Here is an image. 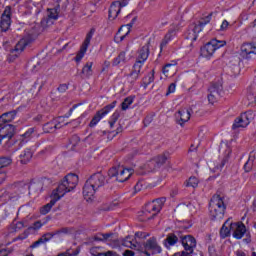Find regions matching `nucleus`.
<instances>
[{"label": "nucleus", "instance_id": "53", "mask_svg": "<svg viewBox=\"0 0 256 256\" xmlns=\"http://www.w3.org/2000/svg\"><path fill=\"white\" fill-rule=\"evenodd\" d=\"M67 89H69V86L67 84H61L59 87H58V91L60 93H65V91H67Z\"/></svg>", "mask_w": 256, "mask_h": 256}, {"label": "nucleus", "instance_id": "29", "mask_svg": "<svg viewBox=\"0 0 256 256\" xmlns=\"http://www.w3.org/2000/svg\"><path fill=\"white\" fill-rule=\"evenodd\" d=\"M33 135H35V128H29L24 134L18 136V141L21 145H25L33 139Z\"/></svg>", "mask_w": 256, "mask_h": 256}, {"label": "nucleus", "instance_id": "16", "mask_svg": "<svg viewBox=\"0 0 256 256\" xmlns=\"http://www.w3.org/2000/svg\"><path fill=\"white\" fill-rule=\"evenodd\" d=\"M89 184L95 189H101L106 183L105 175L101 173L93 174L88 180Z\"/></svg>", "mask_w": 256, "mask_h": 256}, {"label": "nucleus", "instance_id": "7", "mask_svg": "<svg viewBox=\"0 0 256 256\" xmlns=\"http://www.w3.org/2000/svg\"><path fill=\"white\" fill-rule=\"evenodd\" d=\"M255 115L253 111H247L238 116L233 123L232 129H245L253 121Z\"/></svg>", "mask_w": 256, "mask_h": 256}, {"label": "nucleus", "instance_id": "47", "mask_svg": "<svg viewBox=\"0 0 256 256\" xmlns=\"http://www.w3.org/2000/svg\"><path fill=\"white\" fill-rule=\"evenodd\" d=\"M177 88V84L171 83L168 87V91L166 95H171V93H175V89Z\"/></svg>", "mask_w": 256, "mask_h": 256}, {"label": "nucleus", "instance_id": "36", "mask_svg": "<svg viewBox=\"0 0 256 256\" xmlns=\"http://www.w3.org/2000/svg\"><path fill=\"white\" fill-rule=\"evenodd\" d=\"M253 163H255V153L251 152L248 161L244 164V171L249 173L253 169Z\"/></svg>", "mask_w": 256, "mask_h": 256}, {"label": "nucleus", "instance_id": "41", "mask_svg": "<svg viewBox=\"0 0 256 256\" xmlns=\"http://www.w3.org/2000/svg\"><path fill=\"white\" fill-rule=\"evenodd\" d=\"M122 245L124 247H128L129 249H137V244H135V242H133V237H131V236H127L122 241Z\"/></svg>", "mask_w": 256, "mask_h": 256}, {"label": "nucleus", "instance_id": "28", "mask_svg": "<svg viewBox=\"0 0 256 256\" xmlns=\"http://www.w3.org/2000/svg\"><path fill=\"white\" fill-rule=\"evenodd\" d=\"M129 33H131V24L123 25L118 30L115 39H117L118 41H124L125 37H127Z\"/></svg>", "mask_w": 256, "mask_h": 256}, {"label": "nucleus", "instance_id": "33", "mask_svg": "<svg viewBox=\"0 0 256 256\" xmlns=\"http://www.w3.org/2000/svg\"><path fill=\"white\" fill-rule=\"evenodd\" d=\"M31 159H33V151H31V149L29 148H26L20 154V162L26 165V163H29V161H31Z\"/></svg>", "mask_w": 256, "mask_h": 256}, {"label": "nucleus", "instance_id": "42", "mask_svg": "<svg viewBox=\"0 0 256 256\" xmlns=\"http://www.w3.org/2000/svg\"><path fill=\"white\" fill-rule=\"evenodd\" d=\"M121 117V112H119V110H116L110 117L109 119V125H110V129H113V127H115V123H117V121L119 120V118Z\"/></svg>", "mask_w": 256, "mask_h": 256}, {"label": "nucleus", "instance_id": "20", "mask_svg": "<svg viewBox=\"0 0 256 256\" xmlns=\"http://www.w3.org/2000/svg\"><path fill=\"white\" fill-rule=\"evenodd\" d=\"M175 117L178 125H185V123L191 119V111L185 108L180 109L178 112H176Z\"/></svg>", "mask_w": 256, "mask_h": 256}, {"label": "nucleus", "instance_id": "13", "mask_svg": "<svg viewBox=\"0 0 256 256\" xmlns=\"http://www.w3.org/2000/svg\"><path fill=\"white\" fill-rule=\"evenodd\" d=\"M34 39H36V36H33L32 38H22L14 47V49L10 50L11 57H19L21 53H23L26 46L29 45Z\"/></svg>", "mask_w": 256, "mask_h": 256}, {"label": "nucleus", "instance_id": "26", "mask_svg": "<svg viewBox=\"0 0 256 256\" xmlns=\"http://www.w3.org/2000/svg\"><path fill=\"white\" fill-rule=\"evenodd\" d=\"M11 163H13V160L11 159V157H0V169L9 167ZM6 177L7 175L0 171V185L5 181Z\"/></svg>", "mask_w": 256, "mask_h": 256}, {"label": "nucleus", "instance_id": "22", "mask_svg": "<svg viewBox=\"0 0 256 256\" xmlns=\"http://www.w3.org/2000/svg\"><path fill=\"white\" fill-rule=\"evenodd\" d=\"M95 193H97V188L92 186L87 180L83 188L84 199H86V201H93Z\"/></svg>", "mask_w": 256, "mask_h": 256}, {"label": "nucleus", "instance_id": "63", "mask_svg": "<svg viewBox=\"0 0 256 256\" xmlns=\"http://www.w3.org/2000/svg\"><path fill=\"white\" fill-rule=\"evenodd\" d=\"M9 253L5 249H0V256H8Z\"/></svg>", "mask_w": 256, "mask_h": 256}, {"label": "nucleus", "instance_id": "40", "mask_svg": "<svg viewBox=\"0 0 256 256\" xmlns=\"http://www.w3.org/2000/svg\"><path fill=\"white\" fill-rule=\"evenodd\" d=\"M153 81H155V70H152L150 73L147 74L146 77H144L143 79L144 87L145 88L149 87V85H151Z\"/></svg>", "mask_w": 256, "mask_h": 256}, {"label": "nucleus", "instance_id": "2", "mask_svg": "<svg viewBox=\"0 0 256 256\" xmlns=\"http://www.w3.org/2000/svg\"><path fill=\"white\" fill-rule=\"evenodd\" d=\"M225 198L223 196L216 194L212 197L210 201V217L213 221H221L225 217Z\"/></svg>", "mask_w": 256, "mask_h": 256}, {"label": "nucleus", "instance_id": "30", "mask_svg": "<svg viewBox=\"0 0 256 256\" xmlns=\"http://www.w3.org/2000/svg\"><path fill=\"white\" fill-rule=\"evenodd\" d=\"M17 115V112L11 111L6 112L0 116V123L3 125H9L13 119H15V116Z\"/></svg>", "mask_w": 256, "mask_h": 256}, {"label": "nucleus", "instance_id": "46", "mask_svg": "<svg viewBox=\"0 0 256 256\" xmlns=\"http://www.w3.org/2000/svg\"><path fill=\"white\" fill-rule=\"evenodd\" d=\"M48 17H49V19L57 20V18H58L57 10H55V9H48Z\"/></svg>", "mask_w": 256, "mask_h": 256}, {"label": "nucleus", "instance_id": "60", "mask_svg": "<svg viewBox=\"0 0 256 256\" xmlns=\"http://www.w3.org/2000/svg\"><path fill=\"white\" fill-rule=\"evenodd\" d=\"M123 256H135V252L131 250H126L124 251Z\"/></svg>", "mask_w": 256, "mask_h": 256}, {"label": "nucleus", "instance_id": "38", "mask_svg": "<svg viewBox=\"0 0 256 256\" xmlns=\"http://www.w3.org/2000/svg\"><path fill=\"white\" fill-rule=\"evenodd\" d=\"M55 129H61L59 124H55L54 122L46 123L43 127L45 133H55Z\"/></svg>", "mask_w": 256, "mask_h": 256}, {"label": "nucleus", "instance_id": "24", "mask_svg": "<svg viewBox=\"0 0 256 256\" xmlns=\"http://www.w3.org/2000/svg\"><path fill=\"white\" fill-rule=\"evenodd\" d=\"M58 197L59 196L57 194L52 192L51 201L48 204L44 205L42 208H40L41 215H47V213H49V211H51V209H53V206L55 205V203H57L59 201V199H61Z\"/></svg>", "mask_w": 256, "mask_h": 256}, {"label": "nucleus", "instance_id": "21", "mask_svg": "<svg viewBox=\"0 0 256 256\" xmlns=\"http://www.w3.org/2000/svg\"><path fill=\"white\" fill-rule=\"evenodd\" d=\"M179 33V25L173 24L170 29L168 30L167 34L165 35L164 39L162 40V43L160 45L161 49L169 43L176 35Z\"/></svg>", "mask_w": 256, "mask_h": 256}, {"label": "nucleus", "instance_id": "14", "mask_svg": "<svg viewBox=\"0 0 256 256\" xmlns=\"http://www.w3.org/2000/svg\"><path fill=\"white\" fill-rule=\"evenodd\" d=\"M13 135H15V126L11 124L0 125V137L2 140L10 141V139H13Z\"/></svg>", "mask_w": 256, "mask_h": 256}, {"label": "nucleus", "instance_id": "9", "mask_svg": "<svg viewBox=\"0 0 256 256\" xmlns=\"http://www.w3.org/2000/svg\"><path fill=\"white\" fill-rule=\"evenodd\" d=\"M161 251L162 249L157 243V238L152 237L144 243V251H142V253H144V255L151 256V254L157 255L161 253Z\"/></svg>", "mask_w": 256, "mask_h": 256}, {"label": "nucleus", "instance_id": "32", "mask_svg": "<svg viewBox=\"0 0 256 256\" xmlns=\"http://www.w3.org/2000/svg\"><path fill=\"white\" fill-rule=\"evenodd\" d=\"M119 2H113L109 9V18L117 19L119 13H121V8L119 7Z\"/></svg>", "mask_w": 256, "mask_h": 256}, {"label": "nucleus", "instance_id": "50", "mask_svg": "<svg viewBox=\"0 0 256 256\" xmlns=\"http://www.w3.org/2000/svg\"><path fill=\"white\" fill-rule=\"evenodd\" d=\"M223 167H225V162H222L220 164V166H216L214 169H213V172L214 173H217V175H219V173H221V169H223Z\"/></svg>", "mask_w": 256, "mask_h": 256}, {"label": "nucleus", "instance_id": "23", "mask_svg": "<svg viewBox=\"0 0 256 256\" xmlns=\"http://www.w3.org/2000/svg\"><path fill=\"white\" fill-rule=\"evenodd\" d=\"M59 232H49L44 234L41 238H39L37 241H35L30 248L31 249H37V247H41V245H45V243H49V240L52 237H55V235H58Z\"/></svg>", "mask_w": 256, "mask_h": 256}, {"label": "nucleus", "instance_id": "4", "mask_svg": "<svg viewBox=\"0 0 256 256\" xmlns=\"http://www.w3.org/2000/svg\"><path fill=\"white\" fill-rule=\"evenodd\" d=\"M208 23H211V15H208L204 19L200 20L198 24H192L185 33V39L192 42L197 41L199 33L203 31V27H205V25Z\"/></svg>", "mask_w": 256, "mask_h": 256}, {"label": "nucleus", "instance_id": "5", "mask_svg": "<svg viewBox=\"0 0 256 256\" xmlns=\"http://www.w3.org/2000/svg\"><path fill=\"white\" fill-rule=\"evenodd\" d=\"M225 45H227V42L225 40L219 41L217 39H212L201 48V56L205 59H211V57H213L217 49H221V47H225Z\"/></svg>", "mask_w": 256, "mask_h": 256}, {"label": "nucleus", "instance_id": "6", "mask_svg": "<svg viewBox=\"0 0 256 256\" xmlns=\"http://www.w3.org/2000/svg\"><path fill=\"white\" fill-rule=\"evenodd\" d=\"M109 177H115L119 183H125L133 175V169L118 167L111 168L108 171Z\"/></svg>", "mask_w": 256, "mask_h": 256}, {"label": "nucleus", "instance_id": "17", "mask_svg": "<svg viewBox=\"0 0 256 256\" xmlns=\"http://www.w3.org/2000/svg\"><path fill=\"white\" fill-rule=\"evenodd\" d=\"M141 69H143V64L135 62L131 72L127 75L128 83H131L133 85V83H135V81L139 79V77L141 76Z\"/></svg>", "mask_w": 256, "mask_h": 256}, {"label": "nucleus", "instance_id": "58", "mask_svg": "<svg viewBox=\"0 0 256 256\" xmlns=\"http://www.w3.org/2000/svg\"><path fill=\"white\" fill-rule=\"evenodd\" d=\"M152 121H153V118H152L151 116H147V117L144 119V125H145V127H147Z\"/></svg>", "mask_w": 256, "mask_h": 256}, {"label": "nucleus", "instance_id": "49", "mask_svg": "<svg viewBox=\"0 0 256 256\" xmlns=\"http://www.w3.org/2000/svg\"><path fill=\"white\" fill-rule=\"evenodd\" d=\"M229 29V22L224 20L220 26V31H227Z\"/></svg>", "mask_w": 256, "mask_h": 256}, {"label": "nucleus", "instance_id": "31", "mask_svg": "<svg viewBox=\"0 0 256 256\" xmlns=\"http://www.w3.org/2000/svg\"><path fill=\"white\" fill-rule=\"evenodd\" d=\"M179 238L175 234H168L164 240V246L166 249H171L174 245H177Z\"/></svg>", "mask_w": 256, "mask_h": 256}, {"label": "nucleus", "instance_id": "44", "mask_svg": "<svg viewBox=\"0 0 256 256\" xmlns=\"http://www.w3.org/2000/svg\"><path fill=\"white\" fill-rule=\"evenodd\" d=\"M198 185H199V179H197V177H190L188 179L187 187H193V189H195V187H197Z\"/></svg>", "mask_w": 256, "mask_h": 256}, {"label": "nucleus", "instance_id": "15", "mask_svg": "<svg viewBox=\"0 0 256 256\" xmlns=\"http://www.w3.org/2000/svg\"><path fill=\"white\" fill-rule=\"evenodd\" d=\"M231 230L234 239H243L245 233H247V228L242 222L232 223Z\"/></svg>", "mask_w": 256, "mask_h": 256}, {"label": "nucleus", "instance_id": "10", "mask_svg": "<svg viewBox=\"0 0 256 256\" xmlns=\"http://www.w3.org/2000/svg\"><path fill=\"white\" fill-rule=\"evenodd\" d=\"M221 93H223V85L221 83L212 84L209 88L208 94L209 103H211V105H215V103L219 101Z\"/></svg>", "mask_w": 256, "mask_h": 256}, {"label": "nucleus", "instance_id": "64", "mask_svg": "<svg viewBox=\"0 0 256 256\" xmlns=\"http://www.w3.org/2000/svg\"><path fill=\"white\" fill-rule=\"evenodd\" d=\"M41 184H31L29 189H35V187H39Z\"/></svg>", "mask_w": 256, "mask_h": 256}, {"label": "nucleus", "instance_id": "34", "mask_svg": "<svg viewBox=\"0 0 256 256\" xmlns=\"http://www.w3.org/2000/svg\"><path fill=\"white\" fill-rule=\"evenodd\" d=\"M163 75H165V77H173V75H175V73H177V66L175 64H166L163 67Z\"/></svg>", "mask_w": 256, "mask_h": 256}, {"label": "nucleus", "instance_id": "18", "mask_svg": "<svg viewBox=\"0 0 256 256\" xmlns=\"http://www.w3.org/2000/svg\"><path fill=\"white\" fill-rule=\"evenodd\" d=\"M149 53H150L149 43H147L138 50L137 56H136V63L145 65V61L149 59Z\"/></svg>", "mask_w": 256, "mask_h": 256}, {"label": "nucleus", "instance_id": "55", "mask_svg": "<svg viewBox=\"0 0 256 256\" xmlns=\"http://www.w3.org/2000/svg\"><path fill=\"white\" fill-rule=\"evenodd\" d=\"M193 251L194 250H184V251L178 252V253H180L181 256H193Z\"/></svg>", "mask_w": 256, "mask_h": 256}, {"label": "nucleus", "instance_id": "27", "mask_svg": "<svg viewBox=\"0 0 256 256\" xmlns=\"http://www.w3.org/2000/svg\"><path fill=\"white\" fill-rule=\"evenodd\" d=\"M231 225H233V222H231V219H228L224 222V224L222 225V227L220 229L221 239H227V237H229V235H231V231H233L231 229Z\"/></svg>", "mask_w": 256, "mask_h": 256}, {"label": "nucleus", "instance_id": "12", "mask_svg": "<svg viewBox=\"0 0 256 256\" xmlns=\"http://www.w3.org/2000/svg\"><path fill=\"white\" fill-rule=\"evenodd\" d=\"M95 31L90 30V32L86 35V38L79 50V52L76 54L75 62L80 63L81 59L85 57V53H87V49H89V45L91 43V39H93Z\"/></svg>", "mask_w": 256, "mask_h": 256}, {"label": "nucleus", "instance_id": "45", "mask_svg": "<svg viewBox=\"0 0 256 256\" xmlns=\"http://www.w3.org/2000/svg\"><path fill=\"white\" fill-rule=\"evenodd\" d=\"M247 99L251 105H253V103H256V91L249 92L247 95Z\"/></svg>", "mask_w": 256, "mask_h": 256}, {"label": "nucleus", "instance_id": "56", "mask_svg": "<svg viewBox=\"0 0 256 256\" xmlns=\"http://www.w3.org/2000/svg\"><path fill=\"white\" fill-rule=\"evenodd\" d=\"M41 227H43V224L41 223V221H36L33 223L32 229H41Z\"/></svg>", "mask_w": 256, "mask_h": 256}, {"label": "nucleus", "instance_id": "43", "mask_svg": "<svg viewBox=\"0 0 256 256\" xmlns=\"http://www.w3.org/2000/svg\"><path fill=\"white\" fill-rule=\"evenodd\" d=\"M133 101H134V99L132 96L125 98L121 104L122 111H127V109H129V106L133 105Z\"/></svg>", "mask_w": 256, "mask_h": 256}, {"label": "nucleus", "instance_id": "25", "mask_svg": "<svg viewBox=\"0 0 256 256\" xmlns=\"http://www.w3.org/2000/svg\"><path fill=\"white\" fill-rule=\"evenodd\" d=\"M241 54L243 57H248V55H256V43H244L241 46Z\"/></svg>", "mask_w": 256, "mask_h": 256}, {"label": "nucleus", "instance_id": "1", "mask_svg": "<svg viewBox=\"0 0 256 256\" xmlns=\"http://www.w3.org/2000/svg\"><path fill=\"white\" fill-rule=\"evenodd\" d=\"M77 183H79V177L76 174H68L53 192L58 196L57 199H61L67 193H71L77 187Z\"/></svg>", "mask_w": 256, "mask_h": 256}, {"label": "nucleus", "instance_id": "52", "mask_svg": "<svg viewBox=\"0 0 256 256\" xmlns=\"http://www.w3.org/2000/svg\"><path fill=\"white\" fill-rule=\"evenodd\" d=\"M123 132V127L119 126L115 132H110V135H112V137H117V135H119V133Z\"/></svg>", "mask_w": 256, "mask_h": 256}, {"label": "nucleus", "instance_id": "48", "mask_svg": "<svg viewBox=\"0 0 256 256\" xmlns=\"http://www.w3.org/2000/svg\"><path fill=\"white\" fill-rule=\"evenodd\" d=\"M10 197L7 192H5L3 195L0 196V203H7L9 201Z\"/></svg>", "mask_w": 256, "mask_h": 256}, {"label": "nucleus", "instance_id": "54", "mask_svg": "<svg viewBox=\"0 0 256 256\" xmlns=\"http://www.w3.org/2000/svg\"><path fill=\"white\" fill-rule=\"evenodd\" d=\"M193 251L194 250H184V251L178 252V253H180L181 256H193Z\"/></svg>", "mask_w": 256, "mask_h": 256}, {"label": "nucleus", "instance_id": "35", "mask_svg": "<svg viewBox=\"0 0 256 256\" xmlns=\"http://www.w3.org/2000/svg\"><path fill=\"white\" fill-rule=\"evenodd\" d=\"M82 75L85 79L93 77V62H87L82 68Z\"/></svg>", "mask_w": 256, "mask_h": 256}, {"label": "nucleus", "instance_id": "62", "mask_svg": "<svg viewBox=\"0 0 256 256\" xmlns=\"http://www.w3.org/2000/svg\"><path fill=\"white\" fill-rule=\"evenodd\" d=\"M236 256H247V254H245V252H243L242 250H237Z\"/></svg>", "mask_w": 256, "mask_h": 256}, {"label": "nucleus", "instance_id": "59", "mask_svg": "<svg viewBox=\"0 0 256 256\" xmlns=\"http://www.w3.org/2000/svg\"><path fill=\"white\" fill-rule=\"evenodd\" d=\"M27 237H28L27 232H24L22 235H20L16 238V241H18V240L23 241V239H27Z\"/></svg>", "mask_w": 256, "mask_h": 256}, {"label": "nucleus", "instance_id": "19", "mask_svg": "<svg viewBox=\"0 0 256 256\" xmlns=\"http://www.w3.org/2000/svg\"><path fill=\"white\" fill-rule=\"evenodd\" d=\"M181 242L185 251H195V247H197V240H195V237L191 235L183 236L181 238Z\"/></svg>", "mask_w": 256, "mask_h": 256}, {"label": "nucleus", "instance_id": "57", "mask_svg": "<svg viewBox=\"0 0 256 256\" xmlns=\"http://www.w3.org/2000/svg\"><path fill=\"white\" fill-rule=\"evenodd\" d=\"M109 67H111V62H109V61H104V63H103V67H102V72H105V71H107V69H109Z\"/></svg>", "mask_w": 256, "mask_h": 256}, {"label": "nucleus", "instance_id": "3", "mask_svg": "<svg viewBox=\"0 0 256 256\" xmlns=\"http://www.w3.org/2000/svg\"><path fill=\"white\" fill-rule=\"evenodd\" d=\"M165 201H167V198L161 197L146 204L140 221H149V219H153L157 213L161 212V209H163V206L165 205Z\"/></svg>", "mask_w": 256, "mask_h": 256}, {"label": "nucleus", "instance_id": "8", "mask_svg": "<svg viewBox=\"0 0 256 256\" xmlns=\"http://www.w3.org/2000/svg\"><path fill=\"white\" fill-rule=\"evenodd\" d=\"M116 106H117V101H113L111 104H108L101 110L97 111L89 124L90 127H95L97 123H99V121H101L103 117H105L106 115H109V113H111V110L115 109Z\"/></svg>", "mask_w": 256, "mask_h": 256}, {"label": "nucleus", "instance_id": "61", "mask_svg": "<svg viewBox=\"0 0 256 256\" xmlns=\"http://www.w3.org/2000/svg\"><path fill=\"white\" fill-rule=\"evenodd\" d=\"M111 237V234H102V239L100 241H107Z\"/></svg>", "mask_w": 256, "mask_h": 256}, {"label": "nucleus", "instance_id": "37", "mask_svg": "<svg viewBox=\"0 0 256 256\" xmlns=\"http://www.w3.org/2000/svg\"><path fill=\"white\" fill-rule=\"evenodd\" d=\"M127 58L125 57V52H120V54L114 58L112 65L117 67V65H125Z\"/></svg>", "mask_w": 256, "mask_h": 256}, {"label": "nucleus", "instance_id": "11", "mask_svg": "<svg viewBox=\"0 0 256 256\" xmlns=\"http://www.w3.org/2000/svg\"><path fill=\"white\" fill-rule=\"evenodd\" d=\"M13 15V12L11 10V6H6L0 20V28L1 31L7 32L9 31V28L11 27V16Z\"/></svg>", "mask_w": 256, "mask_h": 256}, {"label": "nucleus", "instance_id": "51", "mask_svg": "<svg viewBox=\"0 0 256 256\" xmlns=\"http://www.w3.org/2000/svg\"><path fill=\"white\" fill-rule=\"evenodd\" d=\"M115 3H119V8L127 7L129 5V0H121V1H116Z\"/></svg>", "mask_w": 256, "mask_h": 256}, {"label": "nucleus", "instance_id": "39", "mask_svg": "<svg viewBox=\"0 0 256 256\" xmlns=\"http://www.w3.org/2000/svg\"><path fill=\"white\" fill-rule=\"evenodd\" d=\"M166 162H167V156H165V154H161L153 158L150 161V165H153L154 163H156L157 167H159V165H164V163Z\"/></svg>", "mask_w": 256, "mask_h": 256}]
</instances>
